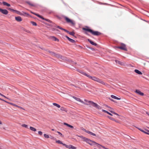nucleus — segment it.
Wrapping results in <instances>:
<instances>
[{
  "mask_svg": "<svg viewBox=\"0 0 149 149\" xmlns=\"http://www.w3.org/2000/svg\"><path fill=\"white\" fill-rule=\"evenodd\" d=\"M80 72L82 74L85 76H86L87 77L91 79L92 80L94 81L100 83L106 86H107V84L105 83L103 80L100 79L97 77H95L91 76L87 74L86 73L83 72L82 71H81V72Z\"/></svg>",
  "mask_w": 149,
  "mask_h": 149,
  "instance_id": "1",
  "label": "nucleus"
},
{
  "mask_svg": "<svg viewBox=\"0 0 149 149\" xmlns=\"http://www.w3.org/2000/svg\"><path fill=\"white\" fill-rule=\"evenodd\" d=\"M79 137H80L81 139H83V141H86V142L88 143V144H89V145H94L95 144H96L97 145V146L98 147V148L100 149V146H101L100 145L96 143L95 142L92 141L91 140H90V139H88L86 137H84L83 136H78Z\"/></svg>",
  "mask_w": 149,
  "mask_h": 149,
  "instance_id": "2",
  "label": "nucleus"
},
{
  "mask_svg": "<svg viewBox=\"0 0 149 149\" xmlns=\"http://www.w3.org/2000/svg\"><path fill=\"white\" fill-rule=\"evenodd\" d=\"M82 29L84 30L90 32L92 34L95 36H98L101 34L100 32L97 31H94L92 30L89 29L88 27L83 28Z\"/></svg>",
  "mask_w": 149,
  "mask_h": 149,
  "instance_id": "3",
  "label": "nucleus"
},
{
  "mask_svg": "<svg viewBox=\"0 0 149 149\" xmlns=\"http://www.w3.org/2000/svg\"><path fill=\"white\" fill-rule=\"evenodd\" d=\"M84 100L87 103V104H88V105H91L97 109H101L99 105H98L97 104L94 102L90 101H88L86 99H85ZM85 103L86 104V103Z\"/></svg>",
  "mask_w": 149,
  "mask_h": 149,
  "instance_id": "4",
  "label": "nucleus"
},
{
  "mask_svg": "<svg viewBox=\"0 0 149 149\" xmlns=\"http://www.w3.org/2000/svg\"><path fill=\"white\" fill-rule=\"evenodd\" d=\"M64 18L67 23L70 24L72 25V26H74L75 25V22L73 20L70 19L66 16H64Z\"/></svg>",
  "mask_w": 149,
  "mask_h": 149,
  "instance_id": "5",
  "label": "nucleus"
},
{
  "mask_svg": "<svg viewBox=\"0 0 149 149\" xmlns=\"http://www.w3.org/2000/svg\"><path fill=\"white\" fill-rule=\"evenodd\" d=\"M116 47L125 51H127V49L126 47V45L123 43H121L120 46L117 47Z\"/></svg>",
  "mask_w": 149,
  "mask_h": 149,
  "instance_id": "6",
  "label": "nucleus"
},
{
  "mask_svg": "<svg viewBox=\"0 0 149 149\" xmlns=\"http://www.w3.org/2000/svg\"><path fill=\"white\" fill-rule=\"evenodd\" d=\"M63 146H65L66 148L69 149H76L77 148L76 147L74 146L71 145H67L65 144H63Z\"/></svg>",
  "mask_w": 149,
  "mask_h": 149,
  "instance_id": "7",
  "label": "nucleus"
},
{
  "mask_svg": "<svg viewBox=\"0 0 149 149\" xmlns=\"http://www.w3.org/2000/svg\"><path fill=\"white\" fill-rule=\"evenodd\" d=\"M72 97H73V98H74L75 100H77V101H78L80 102H81V103H83V104H84L85 105H88V104H86L83 101L81 100L80 98H77V97H74V96H73Z\"/></svg>",
  "mask_w": 149,
  "mask_h": 149,
  "instance_id": "8",
  "label": "nucleus"
},
{
  "mask_svg": "<svg viewBox=\"0 0 149 149\" xmlns=\"http://www.w3.org/2000/svg\"><path fill=\"white\" fill-rule=\"evenodd\" d=\"M0 12L5 15H7L8 13V11L6 9H3L0 8Z\"/></svg>",
  "mask_w": 149,
  "mask_h": 149,
  "instance_id": "9",
  "label": "nucleus"
},
{
  "mask_svg": "<svg viewBox=\"0 0 149 149\" xmlns=\"http://www.w3.org/2000/svg\"><path fill=\"white\" fill-rule=\"evenodd\" d=\"M35 14L37 16L39 17V18L45 20L48 22H51L50 20H49V19H45V18H44L42 16L39 15L38 14Z\"/></svg>",
  "mask_w": 149,
  "mask_h": 149,
  "instance_id": "10",
  "label": "nucleus"
},
{
  "mask_svg": "<svg viewBox=\"0 0 149 149\" xmlns=\"http://www.w3.org/2000/svg\"><path fill=\"white\" fill-rule=\"evenodd\" d=\"M135 92L137 94L141 96H143L144 94L143 93L141 92L140 91L138 90H136L135 91Z\"/></svg>",
  "mask_w": 149,
  "mask_h": 149,
  "instance_id": "11",
  "label": "nucleus"
},
{
  "mask_svg": "<svg viewBox=\"0 0 149 149\" xmlns=\"http://www.w3.org/2000/svg\"><path fill=\"white\" fill-rule=\"evenodd\" d=\"M15 20L18 22H21L22 19L21 17L20 16L16 17H15Z\"/></svg>",
  "mask_w": 149,
  "mask_h": 149,
  "instance_id": "12",
  "label": "nucleus"
},
{
  "mask_svg": "<svg viewBox=\"0 0 149 149\" xmlns=\"http://www.w3.org/2000/svg\"><path fill=\"white\" fill-rule=\"evenodd\" d=\"M115 61L116 63L119 64L121 65H125V63H124L121 62L120 61L116 60Z\"/></svg>",
  "mask_w": 149,
  "mask_h": 149,
  "instance_id": "13",
  "label": "nucleus"
},
{
  "mask_svg": "<svg viewBox=\"0 0 149 149\" xmlns=\"http://www.w3.org/2000/svg\"><path fill=\"white\" fill-rule=\"evenodd\" d=\"M65 37L70 42H71L72 43H74L75 42V41L74 40H73L70 38H69V37H68V36H66Z\"/></svg>",
  "mask_w": 149,
  "mask_h": 149,
  "instance_id": "14",
  "label": "nucleus"
},
{
  "mask_svg": "<svg viewBox=\"0 0 149 149\" xmlns=\"http://www.w3.org/2000/svg\"><path fill=\"white\" fill-rule=\"evenodd\" d=\"M88 42H89L91 45H94L95 46H96L97 45L96 43H94L93 42L91 41L89 39H88Z\"/></svg>",
  "mask_w": 149,
  "mask_h": 149,
  "instance_id": "15",
  "label": "nucleus"
},
{
  "mask_svg": "<svg viewBox=\"0 0 149 149\" xmlns=\"http://www.w3.org/2000/svg\"><path fill=\"white\" fill-rule=\"evenodd\" d=\"M26 3L29 5L32 6H35V5L30 1H27Z\"/></svg>",
  "mask_w": 149,
  "mask_h": 149,
  "instance_id": "16",
  "label": "nucleus"
},
{
  "mask_svg": "<svg viewBox=\"0 0 149 149\" xmlns=\"http://www.w3.org/2000/svg\"><path fill=\"white\" fill-rule=\"evenodd\" d=\"M63 124L67 126H68L69 127L71 128H73L74 127L72 126L71 125H70L66 123H63Z\"/></svg>",
  "mask_w": 149,
  "mask_h": 149,
  "instance_id": "17",
  "label": "nucleus"
},
{
  "mask_svg": "<svg viewBox=\"0 0 149 149\" xmlns=\"http://www.w3.org/2000/svg\"><path fill=\"white\" fill-rule=\"evenodd\" d=\"M57 27L59 29H60L61 30H63L64 31H65V32H67L68 33L69 32V31H68V30L65 29L63 28H62L60 26H57Z\"/></svg>",
  "mask_w": 149,
  "mask_h": 149,
  "instance_id": "18",
  "label": "nucleus"
},
{
  "mask_svg": "<svg viewBox=\"0 0 149 149\" xmlns=\"http://www.w3.org/2000/svg\"><path fill=\"white\" fill-rule=\"evenodd\" d=\"M12 11V12H15L17 14L21 15L19 11H17V10H15L13 9H12V11Z\"/></svg>",
  "mask_w": 149,
  "mask_h": 149,
  "instance_id": "19",
  "label": "nucleus"
},
{
  "mask_svg": "<svg viewBox=\"0 0 149 149\" xmlns=\"http://www.w3.org/2000/svg\"><path fill=\"white\" fill-rule=\"evenodd\" d=\"M134 72L136 73L139 74H142V73L138 70L136 69L134 70Z\"/></svg>",
  "mask_w": 149,
  "mask_h": 149,
  "instance_id": "20",
  "label": "nucleus"
},
{
  "mask_svg": "<svg viewBox=\"0 0 149 149\" xmlns=\"http://www.w3.org/2000/svg\"><path fill=\"white\" fill-rule=\"evenodd\" d=\"M111 97H112V98H114V99H116V100H120V98H118L116 96H115V95H111Z\"/></svg>",
  "mask_w": 149,
  "mask_h": 149,
  "instance_id": "21",
  "label": "nucleus"
},
{
  "mask_svg": "<svg viewBox=\"0 0 149 149\" xmlns=\"http://www.w3.org/2000/svg\"><path fill=\"white\" fill-rule=\"evenodd\" d=\"M109 111L112 113H113L118 116H119V115L117 113L115 112L112 110V109L111 108V109L109 110Z\"/></svg>",
  "mask_w": 149,
  "mask_h": 149,
  "instance_id": "22",
  "label": "nucleus"
},
{
  "mask_svg": "<svg viewBox=\"0 0 149 149\" xmlns=\"http://www.w3.org/2000/svg\"><path fill=\"white\" fill-rule=\"evenodd\" d=\"M30 129L31 130L33 131L36 132V130L35 128L33 127H30Z\"/></svg>",
  "mask_w": 149,
  "mask_h": 149,
  "instance_id": "23",
  "label": "nucleus"
},
{
  "mask_svg": "<svg viewBox=\"0 0 149 149\" xmlns=\"http://www.w3.org/2000/svg\"><path fill=\"white\" fill-rule=\"evenodd\" d=\"M3 4L4 5L8 7L10 6V4L8 3H7L5 2H3Z\"/></svg>",
  "mask_w": 149,
  "mask_h": 149,
  "instance_id": "24",
  "label": "nucleus"
},
{
  "mask_svg": "<svg viewBox=\"0 0 149 149\" xmlns=\"http://www.w3.org/2000/svg\"><path fill=\"white\" fill-rule=\"evenodd\" d=\"M53 104L54 106L58 108H59L61 107L60 106L59 104H58L56 103H53Z\"/></svg>",
  "mask_w": 149,
  "mask_h": 149,
  "instance_id": "25",
  "label": "nucleus"
},
{
  "mask_svg": "<svg viewBox=\"0 0 149 149\" xmlns=\"http://www.w3.org/2000/svg\"><path fill=\"white\" fill-rule=\"evenodd\" d=\"M56 142L58 143L62 144L63 145V144H64L60 140L56 141Z\"/></svg>",
  "mask_w": 149,
  "mask_h": 149,
  "instance_id": "26",
  "label": "nucleus"
},
{
  "mask_svg": "<svg viewBox=\"0 0 149 149\" xmlns=\"http://www.w3.org/2000/svg\"><path fill=\"white\" fill-rule=\"evenodd\" d=\"M68 33L69 34L74 36L75 34V33L74 32H69V31Z\"/></svg>",
  "mask_w": 149,
  "mask_h": 149,
  "instance_id": "27",
  "label": "nucleus"
},
{
  "mask_svg": "<svg viewBox=\"0 0 149 149\" xmlns=\"http://www.w3.org/2000/svg\"><path fill=\"white\" fill-rule=\"evenodd\" d=\"M48 52L51 55H52L53 56V55H55L56 54V53H54V52L51 51H48Z\"/></svg>",
  "mask_w": 149,
  "mask_h": 149,
  "instance_id": "28",
  "label": "nucleus"
},
{
  "mask_svg": "<svg viewBox=\"0 0 149 149\" xmlns=\"http://www.w3.org/2000/svg\"><path fill=\"white\" fill-rule=\"evenodd\" d=\"M141 131L144 133L145 134H149V130H148L147 132H146L144 131L143 130H141Z\"/></svg>",
  "mask_w": 149,
  "mask_h": 149,
  "instance_id": "29",
  "label": "nucleus"
},
{
  "mask_svg": "<svg viewBox=\"0 0 149 149\" xmlns=\"http://www.w3.org/2000/svg\"><path fill=\"white\" fill-rule=\"evenodd\" d=\"M107 117L109 118L111 120H115V119L113 118V117H110V116H107Z\"/></svg>",
  "mask_w": 149,
  "mask_h": 149,
  "instance_id": "30",
  "label": "nucleus"
},
{
  "mask_svg": "<svg viewBox=\"0 0 149 149\" xmlns=\"http://www.w3.org/2000/svg\"><path fill=\"white\" fill-rule=\"evenodd\" d=\"M22 126L25 127V128H28V126L27 125L25 124H23L22 125Z\"/></svg>",
  "mask_w": 149,
  "mask_h": 149,
  "instance_id": "31",
  "label": "nucleus"
},
{
  "mask_svg": "<svg viewBox=\"0 0 149 149\" xmlns=\"http://www.w3.org/2000/svg\"><path fill=\"white\" fill-rule=\"evenodd\" d=\"M54 56L58 58H60V57L61 58L62 57L61 56H60L59 54H56V53L55 55Z\"/></svg>",
  "mask_w": 149,
  "mask_h": 149,
  "instance_id": "32",
  "label": "nucleus"
},
{
  "mask_svg": "<svg viewBox=\"0 0 149 149\" xmlns=\"http://www.w3.org/2000/svg\"><path fill=\"white\" fill-rule=\"evenodd\" d=\"M31 23L33 26H36L37 25V24L34 22L31 21Z\"/></svg>",
  "mask_w": 149,
  "mask_h": 149,
  "instance_id": "33",
  "label": "nucleus"
},
{
  "mask_svg": "<svg viewBox=\"0 0 149 149\" xmlns=\"http://www.w3.org/2000/svg\"><path fill=\"white\" fill-rule=\"evenodd\" d=\"M44 136L45 138H49V136L47 134H45L44 135Z\"/></svg>",
  "mask_w": 149,
  "mask_h": 149,
  "instance_id": "34",
  "label": "nucleus"
},
{
  "mask_svg": "<svg viewBox=\"0 0 149 149\" xmlns=\"http://www.w3.org/2000/svg\"><path fill=\"white\" fill-rule=\"evenodd\" d=\"M6 103H8L9 104H10V105H13V106H14V105L15 104H14V103H11V102H6Z\"/></svg>",
  "mask_w": 149,
  "mask_h": 149,
  "instance_id": "35",
  "label": "nucleus"
},
{
  "mask_svg": "<svg viewBox=\"0 0 149 149\" xmlns=\"http://www.w3.org/2000/svg\"><path fill=\"white\" fill-rule=\"evenodd\" d=\"M52 38L54 39V40L55 41H58L59 40L57 39L55 37L53 36Z\"/></svg>",
  "mask_w": 149,
  "mask_h": 149,
  "instance_id": "36",
  "label": "nucleus"
},
{
  "mask_svg": "<svg viewBox=\"0 0 149 149\" xmlns=\"http://www.w3.org/2000/svg\"><path fill=\"white\" fill-rule=\"evenodd\" d=\"M60 110H62V111H65V109L63 107H61V109H60Z\"/></svg>",
  "mask_w": 149,
  "mask_h": 149,
  "instance_id": "37",
  "label": "nucleus"
},
{
  "mask_svg": "<svg viewBox=\"0 0 149 149\" xmlns=\"http://www.w3.org/2000/svg\"><path fill=\"white\" fill-rule=\"evenodd\" d=\"M57 132L61 137H63V135L60 132L57 131Z\"/></svg>",
  "mask_w": 149,
  "mask_h": 149,
  "instance_id": "38",
  "label": "nucleus"
},
{
  "mask_svg": "<svg viewBox=\"0 0 149 149\" xmlns=\"http://www.w3.org/2000/svg\"><path fill=\"white\" fill-rule=\"evenodd\" d=\"M102 111L103 112L107 113V114H108L109 112L108 111L104 109H102Z\"/></svg>",
  "mask_w": 149,
  "mask_h": 149,
  "instance_id": "39",
  "label": "nucleus"
},
{
  "mask_svg": "<svg viewBox=\"0 0 149 149\" xmlns=\"http://www.w3.org/2000/svg\"><path fill=\"white\" fill-rule=\"evenodd\" d=\"M84 131L85 132H86L87 133H88V134H90L91 132H90V131H87L86 130H85V129H84Z\"/></svg>",
  "mask_w": 149,
  "mask_h": 149,
  "instance_id": "40",
  "label": "nucleus"
},
{
  "mask_svg": "<svg viewBox=\"0 0 149 149\" xmlns=\"http://www.w3.org/2000/svg\"><path fill=\"white\" fill-rule=\"evenodd\" d=\"M38 134H39L40 135H41L42 134V132L39 131L38 132Z\"/></svg>",
  "mask_w": 149,
  "mask_h": 149,
  "instance_id": "41",
  "label": "nucleus"
},
{
  "mask_svg": "<svg viewBox=\"0 0 149 149\" xmlns=\"http://www.w3.org/2000/svg\"><path fill=\"white\" fill-rule=\"evenodd\" d=\"M90 134L92 135H93V136H96V135L94 133H93V132H90Z\"/></svg>",
  "mask_w": 149,
  "mask_h": 149,
  "instance_id": "42",
  "label": "nucleus"
},
{
  "mask_svg": "<svg viewBox=\"0 0 149 149\" xmlns=\"http://www.w3.org/2000/svg\"><path fill=\"white\" fill-rule=\"evenodd\" d=\"M0 95H1V96H2L3 97H5L6 98L8 99V98H7L5 96L3 95L2 94H1V93H0Z\"/></svg>",
  "mask_w": 149,
  "mask_h": 149,
  "instance_id": "43",
  "label": "nucleus"
},
{
  "mask_svg": "<svg viewBox=\"0 0 149 149\" xmlns=\"http://www.w3.org/2000/svg\"><path fill=\"white\" fill-rule=\"evenodd\" d=\"M18 108H19L20 109H23V110H24V108H22V107H20V106H19L18 107Z\"/></svg>",
  "mask_w": 149,
  "mask_h": 149,
  "instance_id": "44",
  "label": "nucleus"
},
{
  "mask_svg": "<svg viewBox=\"0 0 149 149\" xmlns=\"http://www.w3.org/2000/svg\"><path fill=\"white\" fill-rule=\"evenodd\" d=\"M101 146L102 148H104L105 149H109L108 148H105V147H104V146L102 145H101Z\"/></svg>",
  "mask_w": 149,
  "mask_h": 149,
  "instance_id": "45",
  "label": "nucleus"
},
{
  "mask_svg": "<svg viewBox=\"0 0 149 149\" xmlns=\"http://www.w3.org/2000/svg\"><path fill=\"white\" fill-rule=\"evenodd\" d=\"M0 100H1L2 101H4V102H7V101H6L5 100H3V99L1 98H0Z\"/></svg>",
  "mask_w": 149,
  "mask_h": 149,
  "instance_id": "46",
  "label": "nucleus"
},
{
  "mask_svg": "<svg viewBox=\"0 0 149 149\" xmlns=\"http://www.w3.org/2000/svg\"><path fill=\"white\" fill-rule=\"evenodd\" d=\"M8 9L9 10H10V11H12V9L11 8H9Z\"/></svg>",
  "mask_w": 149,
  "mask_h": 149,
  "instance_id": "47",
  "label": "nucleus"
},
{
  "mask_svg": "<svg viewBox=\"0 0 149 149\" xmlns=\"http://www.w3.org/2000/svg\"><path fill=\"white\" fill-rule=\"evenodd\" d=\"M108 114H109V115H111V116H113V115L111 113H110L109 112Z\"/></svg>",
  "mask_w": 149,
  "mask_h": 149,
  "instance_id": "48",
  "label": "nucleus"
},
{
  "mask_svg": "<svg viewBox=\"0 0 149 149\" xmlns=\"http://www.w3.org/2000/svg\"><path fill=\"white\" fill-rule=\"evenodd\" d=\"M114 121L116 122H117V123H119V121H118V120H116L115 119V120H114Z\"/></svg>",
  "mask_w": 149,
  "mask_h": 149,
  "instance_id": "49",
  "label": "nucleus"
},
{
  "mask_svg": "<svg viewBox=\"0 0 149 149\" xmlns=\"http://www.w3.org/2000/svg\"><path fill=\"white\" fill-rule=\"evenodd\" d=\"M14 106L17 107L18 108V107L19 106H18V105H17L16 104H15Z\"/></svg>",
  "mask_w": 149,
  "mask_h": 149,
  "instance_id": "50",
  "label": "nucleus"
},
{
  "mask_svg": "<svg viewBox=\"0 0 149 149\" xmlns=\"http://www.w3.org/2000/svg\"><path fill=\"white\" fill-rule=\"evenodd\" d=\"M25 31L27 33H30V31L28 30H26Z\"/></svg>",
  "mask_w": 149,
  "mask_h": 149,
  "instance_id": "51",
  "label": "nucleus"
},
{
  "mask_svg": "<svg viewBox=\"0 0 149 149\" xmlns=\"http://www.w3.org/2000/svg\"><path fill=\"white\" fill-rule=\"evenodd\" d=\"M109 99L111 101H113V102H114V100L112 99H110V98H109Z\"/></svg>",
  "mask_w": 149,
  "mask_h": 149,
  "instance_id": "52",
  "label": "nucleus"
},
{
  "mask_svg": "<svg viewBox=\"0 0 149 149\" xmlns=\"http://www.w3.org/2000/svg\"><path fill=\"white\" fill-rule=\"evenodd\" d=\"M146 113L147 114L148 116H149V113L148 112H146Z\"/></svg>",
  "mask_w": 149,
  "mask_h": 149,
  "instance_id": "53",
  "label": "nucleus"
},
{
  "mask_svg": "<svg viewBox=\"0 0 149 149\" xmlns=\"http://www.w3.org/2000/svg\"><path fill=\"white\" fill-rule=\"evenodd\" d=\"M31 13H32V14H34V15H35V14H37L36 13H33V12H31Z\"/></svg>",
  "mask_w": 149,
  "mask_h": 149,
  "instance_id": "54",
  "label": "nucleus"
},
{
  "mask_svg": "<svg viewBox=\"0 0 149 149\" xmlns=\"http://www.w3.org/2000/svg\"><path fill=\"white\" fill-rule=\"evenodd\" d=\"M85 33L87 35H89V34L87 32H85Z\"/></svg>",
  "mask_w": 149,
  "mask_h": 149,
  "instance_id": "55",
  "label": "nucleus"
},
{
  "mask_svg": "<svg viewBox=\"0 0 149 149\" xmlns=\"http://www.w3.org/2000/svg\"><path fill=\"white\" fill-rule=\"evenodd\" d=\"M2 124V123L1 121L0 120V125Z\"/></svg>",
  "mask_w": 149,
  "mask_h": 149,
  "instance_id": "56",
  "label": "nucleus"
},
{
  "mask_svg": "<svg viewBox=\"0 0 149 149\" xmlns=\"http://www.w3.org/2000/svg\"><path fill=\"white\" fill-rule=\"evenodd\" d=\"M138 129L139 130H140L141 131V130H142L139 128H138Z\"/></svg>",
  "mask_w": 149,
  "mask_h": 149,
  "instance_id": "57",
  "label": "nucleus"
},
{
  "mask_svg": "<svg viewBox=\"0 0 149 149\" xmlns=\"http://www.w3.org/2000/svg\"><path fill=\"white\" fill-rule=\"evenodd\" d=\"M52 131H54V129H52Z\"/></svg>",
  "mask_w": 149,
  "mask_h": 149,
  "instance_id": "58",
  "label": "nucleus"
}]
</instances>
